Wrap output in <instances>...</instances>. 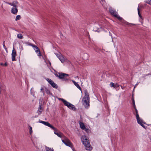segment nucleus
I'll list each match as a JSON object with an SVG mask.
<instances>
[{
	"label": "nucleus",
	"mask_w": 151,
	"mask_h": 151,
	"mask_svg": "<svg viewBox=\"0 0 151 151\" xmlns=\"http://www.w3.org/2000/svg\"><path fill=\"white\" fill-rule=\"evenodd\" d=\"M39 122L42 123L44 125L51 128L54 131V134L57 135L58 137L62 138L63 136V134L62 133L58 131L57 129L51 125L48 122L39 120Z\"/></svg>",
	"instance_id": "1"
},
{
	"label": "nucleus",
	"mask_w": 151,
	"mask_h": 151,
	"mask_svg": "<svg viewBox=\"0 0 151 151\" xmlns=\"http://www.w3.org/2000/svg\"><path fill=\"white\" fill-rule=\"evenodd\" d=\"M84 93L85 95L83 99V104L85 108H87L90 106L89 94L86 90L85 91Z\"/></svg>",
	"instance_id": "2"
},
{
	"label": "nucleus",
	"mask_w": 151,
	"mask_h": 151,
	"mask_svg": "<svg viewBox=\"0 0 151 151\" xmlns=\"http://www.w3.org/2000/svg\"><path fill=\"white\" fill-rule=\"evenodd\" d=\"M54 74L56 77H58L59 78L65 80L68 79L67 78L69 76L68 74L62 73H58L56 72L54 73Z\"/></svg>",
	"instance_id": "3"
},
{
	"label": "nucleus",
	"mask_w": 151,
	"mask_h": 151,
	"mask_svg": "<svg viewBox=\"0 0 151 151\" xmlns=\"http://www.w3.org/2000/svg\"><path fill=\"white\" fill-rule=\"evenodd\" d=\"M83 144L84 145L85 149L88 150H91L92 149V147L91 146L89 140L86 138H83L82 140Z\"/></svg>",
	"instance_id": "4"
},
{
	"label": "nucleus",
	"mask_w": 151,
	"mask_h": 151,
	"mask_svg": "<svg viewBox=\"0 0 151 151\" xmlns=\"http://www.w3.org/2000/svg\"><path fill=\"white\" fill-rule=\"evenodd\" d=\"M59 99L61 100L63 103L69 109L74 111L76 110V108L73 105L68 102L65 100L61 98H59Z\"/></svg>",
	"instance_id": "5"
},
{
	"label": "nucleus",
	"mask_w": 151,
	"mask_h": 151,
	"mask_svg": "<svg viewBox=\"0 0 151 151\" xmlns=\"http://www.w3.org/2000/svg\"><path fill=\"white\" fill-rule=\"evenodd\" d=\"M62 142L66 146L72 147L73 145L70 140L67 137H65L64 139L62 140Z\"/></svg>",
	"instance_id": "6"
},
{
	"label": "nucleus",
	"mask_w": 151,
	"mask_h": 151,
	"mask_svg": "<svg viewBox=\"0 0 151 151\" xmlns=\"http://www.w3.org/2000/svg\"><path fill=\"white\" fill-rule=\"evenodd\" d=\"M46 80L53 88L56 89L58 88V86L52 80L49 78H47Z\"/></svg>",
	"instance_id": "7"
},
{
	"label": "nucleus",
	"mask_w": 151,
	"mask_h": 151,
	"mask_svg": "<svg viewBox=\"0 0 151 151\" xmlns=\"http://www.w3.org/2000/svg\"><path fill=\"white\" fill-rule=\"evenodd\" d=\"M136 117L137 119V123L139 124H140L144 128L146 129V128L144 125L145 123L143 122L142 120L139 118V116L138 117Z\"/></svg>",
	"instance_id": "8"
},
{
	"label": "nucleus",
	"mask_w": 151,
	"mask_h": 151,
	"mask_svg": "<svg viewBox=\"0 0 151 151\" xmlns=\"http://www.w3.org/2000/svg\"><path fill=\"white\" fill-rule=\"evenodd\" d=\"M109 11L111 14L114 17H116L118 14L117 12L116 11L115 9H114L112 7H110L109 9Z\"/></svg>",
	"instance_id": "9"
},
{
	"label": "nucleus",
	"mask_w": 151,
	"mask_h": 151,
	"mask_svg": "<svg viewBox=\"0 0 151 151\" xmlns=\"http://www.w3.org/2000/svg\"><path fill=\"white\" fill-rule=\"evenodd\" d=\"M33 47L34 48V50L35 51L36 53L37 54L38 56H41V54L40 52V50L38 47L36 45H34L33 46Z\"/></svg>",
	"instance_id": "10"
},
{
	"label": "nucleus",
	"mask_w": 151,
	"mask_h": 151,
	"mask_svg": "<svg viewBox=\"0 0 151 151\" xmlns=\"http://www.w3.org/2000/svg\"><path fill=\"white\" fill-rule=\"evenodd\" d=\"M17 53L15 50L14 48H13L12 53V61L16 60L15 57Z\"/></svg>",
	"instance_id": "11"
},
{
	"label": "nucleus",
	"mask_w": 151,
	"mask_h": 151,
	"mask_svg": "<svg viewBox=\"0 0 151 151\" xmlns=\"http://www.w3.org/2000/svg\"><path fill=\"white\" fill-rule=\"evenodd\" d=\"M79 124L80 126V127L82 129L85 130L86 132H87L88 130V129L86 128L84 124L81 122H79Z\"/></svg>",
	"instance_id": "12"
},
{
	"label": "nucleus",
	"mask_w": 151,
	"mask_h": 151,
	"mask_svg": "<svg viewBox=\"0 0 151 151\" xmlns=\"http://www.w3.org/2000/svg\"><path fill=\"white\" fill-rule=\"evenodd\" d=\"M57 56L58 58L61 62L63 63L65 61V59L63 56L60 54H57Z\"/></svg>",
	"instance_id": "13"
},
{
	"label": "nucleus",
	"mask_w": 151,
	"mask_h": 151,
	"mask_svg": "<svg viewBox=\"0 0 151 151\" xmlns=\"http://www.w3.org/2000/svg\"><path fill=\"white\" fill-rule=\"evenodd\" d=\"M11 12L13 14H16L18 12V9L17 7H12L11 9Z\"/></svg>",
	"instance_id": "14"
},
{
	"label": "nucleus",
	"mask_w": 151,
	"mask_h": 151,
	"mask_svg": "<svg viewBox=\"0 0 151 151\" xmlns=\"http://www.w3.org/2000/svg\"><path fill=\"white\" fill-rule=\"evenodd\" d=\"M43 110V108H42V107L41 105H40L38 108V110L37 111V112L38 115H40L42 113Z\"/></svg>",
	"instance_id": "15"
},
{
	"label": "nucleus",
	"mask_w": 151,
	"mask_h": 151,
	"mask_svg": "<svg viewBox=\"0 0 151 151\" xmlns=\"http://www.w3.org/2000/svg\"><path fill=\"white\" fill-rule=\"evenodd\" d=\"M110 85L111 87H113L114 88H116L119 87V85L118 84L116 83L114 84L112 82H111Z\"/></svg>",
	"instance_id": "16"
},
{
	"label": "nucleus",
	"mask_w": 151,
	"mask_h": 151,
	"mask_svg": "<svg viewBox=\"0 0 151 151\" xmlns=\"http://www.w3.org/2000/svg\"><path fill=\"white\" fill-rule=\"evenodd\" d=\"M72 82L73 83L74 85L76 86V87L78 88L80 90H81V88L79 84H78V83H76L74 80H72Z\"/></svg>",
	"instance_id": "17"
},
{
	"label": "nucleus",
	"mask_w": 151,
	"mask_h": 151,
	"mask_svg": "<svg viewBox=\"0 0 151 151\" xmlns=\"http://www.w3.org/2000/svg\"><path fill=\"white\" fill-rule=\"evenodd\" d=\"M18 4V2L17 1H14L12 3V6L14 7H17V5Z\"/></svg>",
	"instance_id": "18"
},
{
	"label": "nucleus",
	"mask_w": 151,
	"mask_h": 151,
	"mask_svg": "<svg viewBox=\"0 0 151 151\" xmlns=\"http://www.w3.org/2000/svg\"><path fill=\"white\" fill-rule=\"evenodd\" d=\"M45 148L46 151H54L53 148H50L46 146H45Z\"/></svg>",
	"instance_id": "19"
},
{
	"label": "nucleus",
	"mask_w": 151,
	"mask_h": 151,
	"mask_svg": "<svg viewBox=\"0 0 151 151\" xmlns=\"http://www.w3.org/2000/svg\"><path fill=\"white\" fill-rule=\"evenodd\" d=\"M45 90L47 94H49V95L51 94V93H50L49 89L45 87Z\"/></svg>",
	"instance_id": "20"
},
{
	"label": "nucleus",
	"mask_w": 151,
	"mask_h": 151,
	"mask_svg": "<svg viewBox=\"0 0 151 151\" xmlns=\"http://www.w3.org/2000/svg\"><path fill=\"white\" fill-rule=\"evenodd\" d=\"M45 87L43 86L40 89V92L43 93V95H45V93L44 92V91H45Z\"/></svg>",
	"instance_id": "21"
},
{
	"label": "nucleus",
	"mask_w": 151,
	"mask_h": 151,
	"mask_svg": "<svg viewBox=\"0 0 151 151\" xmlns=\"http://www.w3.org/2000/svg\"><path fill=\"white\" fill-rule=\"evenodd\" d=\"M137 10H138V13L139 15V17L141 19L142 21L143 19L142 16L141 15L139 11V7L137 8Z\"/></svg>",
	"instance_id": "22"
},
{
	"label": "nucleus",
	"mask_w": 151,
	"mask_h": 151,
	"mask_svg": "<svg viewBox=\"0 0 151 151\" xmlns=\"http://www.w3.org/2000/svg\"><path fill=\"white\" fill-rule=\"evenodd\" d=\"M17 37L19 39H22L23 38V36L21 34L19 33L17 35Z\"/></svg>",
	"instance_id": "23"
},
{
	"label": "nucleus",
	"mask_w": 151,
	"mask_h": 151,
	"mask_svg": "<svg viewBox=\"0 0 151 151\" xmlns=\"http://www.w3.org/2000/svg\"><path fill=\"white\" fill-rule=\"evenodd\" d=\"M134 108L135 109V112H136V117H138L139 116V114H138V111H137V109L136 107H134Z\"/></svg>",
	"instance_id": "24"
},
{
	"label": "nucleus",
	"mask_w": 151,
	"mask_h": 151,
	"mask_svg": "<svg viewBox=\"0 0 151 151\" xmlns=\"http://www.w3.org/2000/svg\"><path fill=\"white\" fill-rule=\"evenodd\" d=\"M21 18V16H20V15H17L16 16V19H15L16 21H17L18 20H19V19H20Z\"/></svg>",
	"instance_id": "25"
},
{
	"label": "nucleus",
	"mask_w": 151,
	"mask_h": 151,
	"mask_svg": "<svg viewBox=\"0 0 151 151\" xmlns=\"http://www.w3.org/2000/svg\"><path fill=\"white\" fill-rule=\"evenodd\" d=\"M29 127L30 133V134H31L32 133V127L30 126H29Z\"/></svg>",
	"instance_id": "26"
},
{
	"label": "nucleus",
	"mask_w": 151,
	"mask_h": 151,
	"mask_svg": "<svg viewBox=\"0 0 151 151\" xmlns=\"http://www.w3.org/2000/svg\"><path fill=\"white\" fill-rule=\"evenodd\" d=\"M145 2L146 3H147V4H149L151 5V0L146 1H145Z\"/></svg>",
	"instance_id": "27"
},
{
	"label": "nucleus",
	"mask_w": 151,
	"mask_h": 151,
	"mask_svg": "<svg viewBox=\"0 0 151 151\" xmlns=\"http://www.w3.org/2000/svg\"><path fill=\"white\" fill-rule=\"evenodd\" d=\"M115 17L117 18L119 20H121L122 19V18L121 17L119 16L118 15V14H117V16L116 17Z\"/></svg>",
	"instance_id": "28"
},
{
	"label": "nucleus",
	"mask_w": 151,
	"mask_h": 151,
	"mask_svg": "<svg viewBox=\"0 0 151 151\" xmlns=\"http://www.w3.org/2000/svg\"><path fill=\"white\" fill-rule=\"evenodd\" d=\"M27 45H29V46H32V47L33 46H34V45H33L32 43H29V42H27Z\"/></svg>",
	"instance_id": "29"
},
{
	"label": "nucleus",
	"mask_w": 151,
	"mask_h": 151,
	"mask_svg": "<svg viewBox=\"0 0 151 151\" xmlns=\"http://www.w3.org/2000/svg\"><path fill=\"white\" fill-rule=\"evenodd\" d=\"M132 102L133 104V105L134 107H136V106L135 105V104L134 100L133 99H132Z\"/></svg>",
	"instance_id": "30"
},
{
	"label": "nucleus",
	"mask_w": 151,
	"mask_h": 151,
	"mask_svg": "<svg viewBox=\"0 0 151 151\" xmlns=\"http://www.w3.org/2000/svg\"><path fill=\"white\" fill-rule=\"evenodd\" d=\"M126 25H130V23H129L127 22H126L125 23Z\"/></svg>",
	"instance_id": "31"
},
{
	"label": "nucleus",
	"mask_w": 151,
	"mask_h": 151,
	"mask_svg": "<svg viewBox=\"0 0 151 151\" xmlns=\"http://www.w3.org/2000/svg\"><path fill=\"white\" fill-rule=\"evenodd\" d=\"M3 47H4V48L7 51V49L6 47L5 46V45L4 44V45H3Z\"/></svg>",
	"instance_id": "32"
},
{
	"label": "nucleus",
	"mask_w": 151,
	"mask_h": 151,
	"mask_svg": "<svg viewBox=\"0 0 151 151\" xmlns=\"http://www.w3.org/2000/svg\"><path fill=\"white\" fill-rule=\"evenodd\" d=\"M6 3L12 6V3H9V2H6Z\"/></svg>",
	"instance_id": "33"
},
{
	"label": "nucleus",
	"mask_w": 151,
	"mask_h": 151,
	"mask_svg": "<svg viewBox=\"0 0 151 151\" xmlns=\"http://www.w3.org/2000/svg\"><path fill=\"white\" fill-rule=\"evenodd\" d=\"M74 78H77L78 80L79 79V77L78 76H75Z\"/></svg>",
	"instance_id": "34"
},
{
	"label": "nucleus",
	"mask_w": 151,
	"mask_h": 151,
	"mask_svg": "<svg viewBox=\"0 0 151 151\" xmlns=\"http://www.w3.org/2000/svg\"><path fill=\"white\" fill-rule=\"evenodd\" d=\"M135 25V24H132V23H130V25Z\"/></svg>",
	"instance_id": "35"
},
{
	"label": "nucleus",
	"mask_w": 151,
	"mask_h": 151,
	"mask_svg": "<svg viewBox=\"0 0 151 151\" xmlns=\"http://www.w3.org/2000/svg\"><path fill=\"white\" fill-rule=\"evenodd\" d=\"M4 65L5 66H7V63H5L4 64Z\"/></svg>",
	"instance_id": "36"
},
{
	"label": "nucleus",
	"mask_w": 151,
	"mask_h": 151,
	"mask_svg": "<svg viewBox=\"0 0 151 151\" xmlns=\"http://www.w3.org/2000/svg\"><path fill=\"white\" fill-rule=\"evenodd\" d=\"M102 2L105 1L104 0H101Z\"/></svg>",
	"instance_id": "37"
},
{
	"label": "nucleus",
	"mask_w": 151,
	"mask_h": 151,
	"mask_svg": "<svg viewBox=\"0 0 151 151\" xmlns=\"http://www.w3.org/2000/svg\"><path fill=\"white\" fill-rule=\"evenodd\" d=\"M103 27V26H101L100 27V28H102V27Z\"/></svg>",
	"instance_id": "38"
},
{
	"label": "nucleus",
	"mask_w": 151,
	"mask_h": 151,
	"mask_svg": "<svg viewBox=\"0 0 151 151\" xmlns=\"http://www.w3.org/2000/svg\"><path fill=\"white\" fill-rule=\"evenodd\" d=\"M1 65H3V64L2 63H1Z\"/></svg>",
	"instance_id": "39"
}]
</instances>
